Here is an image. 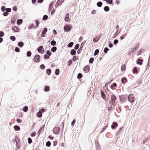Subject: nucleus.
I'll list each match as a JSON object with an SVG mask.
<instances>
[{
	"label": "nucleus",
	"instance_id": "338daca9",
	"mask_svg": "<svg viewBox=\"0 0 150 150\" xmlns=\"http://www.w3.org/2000/svg\"><path fill=\"white\" fill-rule=\"evenodd\" d=\"M15 138L16 141H17L18 142H19V143L20 142V141L19 139V138L16 135L15 137Z\"/></svg>",
	"mask_w": 150,
	"mask_h": 150
},
{
	"label": "nucleus",
	"instance_id": "e433bc0d",
	"mask_svg": "<svg viewBox=\"0 0 150 150\" xmlns=\"http://www.w3.org/2000/svg\"><path fill=\"white\" fill-rule=\"evenodd\" d=\"M74 43L73 42H69L67 45L68 47L69 48H70L73 45Z\"/></svg>",
	"mask_w": 150,
	"mask_h": 150
},
{
	"label": "nucleus",
	"instance_id": "423d86ee",
	"mask_svg": "<svg viewBox=\"0 0 150 150\" xmlns=\"http://www.w3.org/2000/svg\"><path fill=\"white\" fill-rule=\"evenodd\" d=\"M45 125H42L39 129V130L37 132V134L38 133V137L40 135V133L42 132L43 131L44 127H45Z\"/></svg>",
	"mask_w": 150,
	"mask_h": 150
},
{
	"label": "nucleus",
	"instance_id": "09e8293b",
	"mask_svg": "<svg viewBox=\"0 0 150 150\" xmlns=\"http://www.w3.org/2000/svg\"><path fill=\"white\" fill-rule=\"evenodd\" d=\"M40 68L42 70H44L45 68V66L43 64H41L40 66Z\"/></svg>",
	"mask_w": 150,
	"mask_h": 150
},
{
	"label": "nucleus",
	"instance_id": "6e6d98bb",
	"mask_svg": "<svg viewBox=\"0 0 150 150\" xmlns=\"http://www.w3.org/2000/svg\"><path fill=\"white\" fill-rule=\"evenodd\" d=\"M6 7L4 6H1V10L2 12H4L6 11Z\"/></svg>",
	"mask_w": 150,
	"mask_h": 150
},
{
	"label": "nucleus",
	"instance_id": "a18cd8bd",
	"mask_svg": "<svg viewBox=\"0 0 150 150\" xmlns=\"http://www.w3.org/2000/svg\"><path fill=\"white\" fill-rule=\"evenodd\" d=\"M55 74L57 75H58L59 74V69H55Z\"/></svg>",
	"mask_w": 150,
	"mask_h": 150
},
{
	"label": "nucleus",
	"instance_id": "13d9d810",
	"mask_svg": "<svg viewBox=\"0 0 150 150\" xmlns=\"http://www.w3.org/2000/svg\"><path fill=\"white\" fill-rule=\"evenodd\" d=\"M47 54L49 56H50L52 54V52L50 50H47L46 51Z\"/></svg>",
	"mask_w": 150,
	"mask_h": 150
},
{
	"label": "nucleus",
	"instance_id": "20e7f679",
	"mask_svg": "<svg viewBox=\"0 0 150 150\" xmlns=\"http://www.w3.org/2000/svg\"><path fill=\"white\" fill-rule=\"evenodd\" d=\"M40 56L39 54L35 55L33 58L34 61L35 62L39 63L40 62Z\"/></svg>",
	"mask_w": 150,
	"mask_h": 150
},
{
	"label": "nucleus",
	"instance_id": "6e6552de",
	"mask_svg": "<svg viewBox=\"0 0 150 150\" xmlns=\"http://www.w3.org/2000/svg\"><path fill=\"white\" fill-rule=\"evenodd\" d=\"M118 126V124L116 122H112L111 126V128L112 129H114L117 128Z\"/></svg>",
	"mask_w": 150,
	"mask_h": 150
},
{
	"label": "nucleus",
	"instance_id": "de8ad7c7",
	"mask_svg": "<svg viewBox=\"0 0 150 150\" xmlns=\"http://www.w3.org/2000/svg\"><path fill=\"white\" fill-rule=\"evenodd\" d=\"M10 39L13 41H14L16 40V38L14 36H11L10 37Z\"/></svg>",
	"mask_w": 150,
	"mask_h": 150
},
{
	"label": "nucleus",
	"instance_id": "c9c22d12",
	"mask_svg": "<svg viewBox=\"0 0 150 150\" xmlns=\"http://www.w3.org/2000/svg\"><path fill=\"white\" fill-rule=\"evenodd\" d=\"M103 4L102 3L101 1H98L97 3V6L99 7H100L102 6Z\"/></svg>",
	"mask_w": 150,
	"mask_h": 150
},
{
	"label": "nucleus",
	"instance_id": "c03bdc74",
	"mask_svg": "<svg viewBox=\"0 0 150 150\" xmlns=\"http://www.w3.org/2000/svg\"><path fill=\"white\" fill-rule=\"evenodd\" d=\"M32 54L31 52L30 51H29L27 52L26 55L28 57H30Z\"/></svg>",
	"mask_w": 150,
	"mask_h": 150
},
{
	"label": "nucleus",
	"instance_id": "4be33fe9",
	"mask_svg": "<svg viewBox=\"0 0 150 150\" xmlns=\"http://www.w3.org/2000/svg\"><path fill=\"white\" fill-rule=\"evenodd\" d=\"M123 128V127H121L120 128L119 131L116 133V135L117 136H118L120 134V132H122V129Z\"/></svg>",
	"mask_w": 150,
	"mask_h": 150
},
{
	"label": "nucleus",
	"instance_id": "f03ea898",
	"mask_svg": "<svg viewBox=\"0 0 150 150\" xmlns=\"http://www.w3.org/2000/svg\"><path fill=\"white\" fill-rule=\"evenodd\" d=\"M72 28V26L69 25H65L64 27V30L65 32H69Z\"/></svg>",
	"mask_w": 150,
	"mask_h": 150
},
{
	"label": "nucleus",
	"instance_id": "ea45409f",
	"mask_svg": "<svg viewBox=\"0 0 150 150\" xmlns=\"http://www.w3.org/2000/svg\"><path fill=\"white\" fill-rule=\"evenodd\" d=\"M50 44L52 46H54L56 44V41L54 40H52L50 42Z\"/></svg>",
	"mask_w": 150,
	"mask_h": 150
},
{
	"label": "nucleus",
	"instance_id": "6ab92c4d",
	"mask_svg": "<svg viewBox=\"0 0 150 150\" xmlns=\"http://www.w3.org/2000/svg\"><path fill=\"white\" fill-rule=\"evenodd\" d=\"M135 52L133 50L132 48H131L129 50L128 52L127 53V55L129 56H130L133 53Z\"/></svg>",
	"mask_w": 150,
	"mask_h": 150
},
{
	"label": "nucleus",
	"instance_id": "e2e57ef3",
	"mask_svg": "<svg viewBox=\"0 0 150 150\" xmlns=\"http://www.w3.org/2000/svg\"><path fill=\"white\" fill-rule=\"evenodd\" d=\"M34 25V24L33 23H32V24H30L28 27V29H31L33 27Z\"/></svg>",
	"mask_w": 150,
	"mask_h": 150
},
{
	"label": "nucleus",
	"instance_id": "3c124183",
	"mask_svg": "<svg viewBox=\"0 0 150 150\" xmlns=\"http://www.w3.org/2000/svg\"><path fill=\"white\" fill-rule=\"evenodd\" d=\"M49 57L50 56L47 54H45L43 56V58L44 59H49Z\"/></svg>",
	"mask_w": 150,
	"mask_h": 150
},
{
	"label": "nucleus",
	"instance_id": "72a5a7b5",
	"mask_svg": "<svg viewBox=\"0 0 150 150\" xmlns=\"http://www.w3.org/2000/svg\"><path fill=\"white\" fill-rule=\"evenodd\" d=\"M42 114L39 111H38L36 113V116L38 117H42Z\"/></svg>",
	"mask_w": 150,
	"mask_h": 150
},
{
	"label": "nucleus",
	"instance_id": "393cba45",
	"mask_svg": "<svg viewBox=\"0 0 150 150\" xmlns=\"http://www.w3.org/2000/svg\"><path fill=\"white\" fill-rule=\"evenodd\" d=\"M24 45V43L22 41L19 42L18 44V45L21 48Z\"/></svg>",
	"mask_w": 150,
	"mask_h": 150
},
{
	"label": "nucleus",
	"instance_id": "1a4fd4ad",
	"mask_svg": "<svg viewBox=\"0 0 150 150\" xmlns=\"http://www.w3.org/2000/svg\"><path fill=\"white\" fill-rule=\"evenodd\" d=\"M95 145L96 147V150H100L101 147L99 145L98 141L96 140L95 141Z\"/></svg>",
	"mask_w": 150,
	"mask_h": 150
},
{
	"label": "nucleus",
	"instance_id": "8fccbe9b",
	"mask_svg": "<svg viewBox=\"0 0 150 150\" xmlns=\"http://www.w3.org/2000/svg\"><path fill=\"white\" fill-rule=\"evenodd\" d=\"M51 145V142L49 141L47 142L46 144V145L47 146L49 147Z\"/></svg>",
	"mask_w": 150,
	"mask_h": 150
},
{
	"label": "nucleus",
	"instance_id": "052dcab7",
	"mask_svg": "<svg viewBox=\"0 0 150 150\" xmlns=\"http://www.w3.org/2000/svg\"><path fill=\"white\" fill-rule=\"evenodd\" d=\"M94 59L93 57H91L89 59V63L90 64L92 63L94 61Z\"/></svg>",
	"mask_w": 150,
	"mask_h": 150
},
{
	"label": "nucleus",
	"instance_id": "0e129e2a",
	"mask_svg": "<svg viewBox=\"0 0 150 150\" xmlns=\"http://www.w3.org/2000/svg\"><path fill=\"white\" fill-rule=\"evenodd\" d=\"M150 66V61H148V62L147 65L146 67V70L148 69L149 68Z\"/></svg>",
	"mask_w": 150,
	"mask_h": 150
},
{
	"label": "nucleus",
	"instance_id": "dca6fc26",
	"mask_svg": "<svg viewBox=\"0 0 150 150\" xmlns=\"http://www.w3.org/2000/svg\"><path fill=\"white\" fill-rule=\"evenodd\" d=\"M100 38V36H96V37H94L93 38V42L96 43L99 40Z\"/></svg>",
	"mask_w": 150,
	"mask_h": 150
},
{
	"label": "nucleus",
	"instance_id": "ddd939ff",
	"mask_svg": "<svg viewBox=\"0 0 150 150\" xmlns=\"http://www.w3.org/2000/svg\"><path fill=\"white\" fill-rule=\"evenodd\" d=\"M90 70V67L89 65H87L85 66L83 68V70L86 72H88Z\"/></svg>",
	"mask_w": 150,
	"mask_h": 150
},
{
	"label": "nucleus",
	"instance_id": "9d476101",
	"mask_svg": "<svg viewBox=\"0 0 150 150\" xmlns=\"http://www.w3.org/2000/svg\"><path fill=\"white\" fill-rule=\"evenodd\" d=\"M12 30L13 31H14L15 32H18L19 31V28L18 27H16L15 26H13L12 28Z\"/></svg>",
	"mask_w": 150,
	"mask_h": 150
},
{
	"label": "nucleus",
	"instance_id": "603ef678",
	"mask_svg": "<svg viewBox=\"0 0 150 150\" xmlns=\"http://www.w3.org/2000/svg\"><path fill=\"white\" fill-rule=\"evenodd\" d=\"M99 52V50L98 49H96L95 51L94 55V56H96L98 54Z\"/></svg>",
	"mask_w": 150,
	"mask_h": 150
},
{
	"label": "nucleus",
	"instance_id": "c85d7f7f",
	"mask_svg": "<svg viewBox=\"0 0 150 150\" xmlns=\"http://www.w3.org/2000/svg\"><path fill=\"white\" fill-rule=\"evenodd\" d=\"M51 73V70L50 69H47L46 71V73L48 75H50Z\"/></svg>",
	"mask_w": 150,
	"mask_h": 150
},
{
	"label": "nucleus",
	"instance_id": "774afa93",
	"mask_svg": "<svg viewBox=\"0 0 150 150\" xmlns=\"http://www.w3.org/2000/svg\"><path fill=\"white\" fill-rule=\"evenodd\" d=\"M28 143L29 144H30L32 142V139L30 137H29L28 138Z\"/></svg>",
	"mask_w": 150,
	"mask_h": 150
},
{
	"label": "nucleus",
	"instance_id": "aec40b11",
	"mask_svg": "<svg viewBox=\"0 0 150 150\" xmlns=\"http://www.w3.org/2000/svg\"><path fill=\"white\" fill-rule=\"evenodd\" d=\"M70 53L72 56H74L76 54V51L74 49H72L70 51Z\"/></svg>",
	"mask_w": 150,
	"mask_h": 150
},
{
	"label": "nucleus",
	"instance_id": "473e14b6",
	"mask_svg": "<svg viewBox=\"0 0 150 150\" xmlns=\"http://www.w3.org/2000/svg\"><path fill=\"white\" fill-rule=\"evenodd\" d=\"M79 59L78 57L76 56H74L73 57L72 60H73L74 62H75L76 60H78Z\"/></svg>",
	"mask_w": 150,
	"mask_h": 150
},
{
	"label": "nucleus",
	"instance_id": "a211bd4d",
	"mask_svg": "<svg viewBox=\"0 0 150 150\" xmlns=\"http://www.w3.org/2000/svg\"><path fill=\"white\" fill-rule=\"evenodd\" d=\"M101 94L102 98L104 100H106V97L104 91H100Z\"/></svg>",
	"mask_w": 150,
	"mask_h": 150
},
{
	"label": "nucleus",
	"instance_id": "cd10ccee",
	"mask_svg": "<svg viewBox=\"0 0 150 150\" xmlns=\"http://www.w3.org/2000/svg\"><path fill=\"white\" fill-rule=\"evenodd\" d=\"M50 90V88L48 86H46L45 87L44 90L45 92L49 91Z\"/></svg>",
	"mask_w": 150,
	"mask_h": 150
},
{
	"label": "nucleus",
	"instance_id": "bf43d9fd",
	"mask_svg": "<svg viewBox=\"0 0 150 150\" xmlns=\"http://www.w3.org/2000/svg\"><path fill=\"white\" fill-rule=\"evenodd\" d=\"M79 44H77L75 46L74 48L75 50H77L79 48Z\"/></svg>",
	"mask_w": 150,
	"mask_h": 150
},
{
	"label": "nucleus",
	"instance_id": "79ce46f5",
	"mask_svg": "<svg viewBox=\"0 0 150 150\" xmlns=\"http://www.w3.org/2000/svg\"><path fill=\"white\" fill-rule=\"evenodd\" d=\"M48 18V16L47 15H45L43 16L42 19L43 21H46L47 19Z\"/></svg>",
	"mask_w": 150,
	"mask_h": 150
},
{
	"label": "nucleus",
	"instance_id": "58836bf2",
	"mask_svg": "<svg viewBox=\"0 0 150 150\" xmlns=\"http://www.w3.org/2000/svg\"><path fill=\"white\" fill-rule=\"evenodd\" d=\"M28 110V107L27 106H25L23 108V110L25 112H26Z\"/></svg>",
	"mask_w": 150,
	"mask_h": 150
},
{
	"label": "nucleus",
	"instance_id": "2f4dec72",
	"mask_svg": "<svg viewBox=\"0 0 150 150\" xmlns=\"http://www.w3.org/2000/svg\"><path fill=\"white\" fill-rule=\"evenodd\" d=\"M104 10L105 12H108L109 11L110 8L107 6H105L104 8Z\"/></svg>",
	"mask_w": 150,
	"mask_h": 150
},
{
	"label": "nucleus",
	"instance_id": "7ed1b4c3",
	"mask_svg": "<svg viewBox=\"0 0 150 150\" xmlns=\"http://www.w3.org/2000/svg\"><path fill=\"white\" fill-rule=\"evenodd\" d=\"M134 97L133 96V94H130L128 95L127 98L128 100L130 103H132L134 101Z\"/></svg>",
	"mask_w": 150,
	"mask_h": 150
},
{
	"label": "nucleus",
	"instance_id": "a19ab883",
	"mask_svg": "<svg viewBox=\"0 0 150 150\" xmlns=\"http://www.w3.org/2000/svg\"><path fill=\"white\" fill-rule=\"evenodd\" d=\"M108 127V125H107L105 126L100 131V133H101L103 132Z\"/></svg>",
	"mask_w": 150,
	"mask_h": 150
},
{
	"label": "nucleus",
	"instance_id": "680f3d73",
	"mask_svg": "<svg viewBox=\"0 0 150 150\" xmlns=\"http://www.w3.org/2000/svg\"><path fill=\"white\" fill-rule=\"evenodd\" d=\"M15 51L17 52H19L20 51V50L19 48L18 47H16L15 48Z\"/></svg>",
	"mask_w": 150,
	"mask_h": 150
},
{
	"label": "nucleus",
	"instance_id": "b1692460",
	"mask_svg": "<svg viewBox=\"0 0 150 150\" xmlns=\"http://www.w3.org/2000/svg\"><path fill=\"white\" fill-rule=\"evenodd\" d=\"M133 73L134 74H137L138 72L137 70V67H134L132 69Z\"/></svg>",
	"mask_w": 150,
	"mask_h": 150
},
{
	"label": "nucleus",
	"instance_id": "7c9ffc66",
	"mask_svg": "<svg viewBox=\"0 0 150 150\" xmlns=\"http://www.w3.org/2000/svg\"><path fill=\"white\" fill-rule=\"evenodd\" d=\"M112 0H108L106 1V2L107 4H110L112 5V6H113L114 4L112 3Z\"/></svg>",
	"mask_w": 150,
	"mask_h": 150
},
{
	"label": "nucleus",
	"instance_id": "f3484780",
	"mask_svg": "<svg viewBox=\"0 0 150 150\" xmlns=\"http://www.w3.org/2000/svg\"><path fill=\"white\" fill-rule=\"evenodd\" d=\"M121 80L122 83L123 84H125V83H126L127 82V80L126 78L125 77L122 78L121 79Z\"/></svg>",
	"mask_w": 150,
	"mask_h": 150
},
{
	"label": "nucleus",
	"instance_id": "f257e3e1",
	"mask_svg": "<svg viewBox=\"0 0 150 150\" xmlns=\"http://www.w3.org/2000/svg\"><path fill=\"white\" fill-rule=\"evenodd\" d=\"M128 97V95L127 94H122L119 96V98L120 101L122 103L125 102V101L127 99Z\"/></svg>",
	"mask_w": 150,
	"mask_h": 150
},
{
	"label": "nucleus",
	"instance_id": "f8f14e48",
	"mask_svg": "<svg viewBox=\"0 0 150 150\" xmlns=\"http://www.w3.org/2000/svg\"><path fill=\"white\" fill-rule=\"evenodd\" d=\"M146 51L144 49H141L137 51V55H141L142 53H144Z\"/></svg>",
	"mask_w": 150,
	"mask_h": 150
},
{
	"label": "nucleus",
	"instance_id": "a878e982",
	"mask_svg": "<svg viewBox=\"0 0 150 150\" xmlns=\"http://www.w3.org/2000/svg\"><path fill=\"white\" fill-rule=\"evenodd\" d=\"M43 46L42 45L40 46L37 48V51L39 53H41L42 50L43 49Z\"/></svg>",
	"mask_w": 150,
	"mask_h": 150
},
{
	"label": "nucleus",
	"instance_id": "0eeeda50",
	"mask_svg": "<svg viewBox=\"0 0 150 150\" xmlns=\"http://www.w3.org/2000/svg\"><path fill=\"white\" fill-rule=\"evenodd\" d=\"M47 31V28H44L41 34V36L42 37H44L45 36V34L46 33Z\"/></svg>",
	"mask_w": 150,
	"mask_h": 150
},
{
	"label": "nucleus",
	"instance_id": "5701e85b",
	"mask_svg": "<svg viewBox=\"0 0 150 150\" xmlns=\"http://www.w3.org/2000/svg\"><path fill=\"white\" fill-rule=\"evenodd\" d=\"M116 99V97L114 95H112L111 96V100L112 102L115 103Z\"/></svg>",
	"mask_w": 150,
	"mask_h": 150
},
{
	"label": "nucleus",
	"instance_id": "5fc2aeb1",
	"mask_svg": "<svg viewBox=\"0 0 150 150\" xmlns=\"http://www.w3.org/2000/svg\"><path fill=\"white\" fill-rule=\"evenodd\" d=\"M72 59H69L67 62V65L69 66H70L72 63Z\"/></svg>",
	"mask_w": 150,
	"mask_h": 150
},
{
	"label": "nucleus",
	"instance_id": "412c9836",
	"mask_svg": "<svg viewBox=\"0 0 150 150\" xmlns=\"http://www.w3.org/2000/svg\"><path fill=\"white\" fill-rule=\"evenodd\" d=\"M13 128L15 131H19L20 130V127L17 125H15L13 127Z\"/></svg>",
	"mask_w": 150,
	"mask_h": 150
},
{
	"label": "nucleus",
	"instance_id": "f704fd0d",
	"mask_svg": "<svg viewBox=\"0 0 150 150\" xmlns=\"http://www.w3.org/2000/svg\"><path fill=\"white\" fill-rule=\"evenodd\" d=\"M121 31V29L120 30H117V31L115 32V33L114 34V36L115 37H116V36H117L120 33V32Z\"/></svg>",
	"mask_w": 150,
	"mask_h": 150
},
{
	"label": "nucleus",
	"instance_id": "69168bd1",
	"mask_svg": "<svg viewBox=\"0 0 150 150\" xmlns=\"http://www.w3.org/2000/svg\"><path fill=\"white\" fill-rule=\"evenodd\" d=\"M103 89L104 90H105L106 91H110L109 90L108 88L106 86V85H105V86H104L103 88Z\"/></svg>",
	"mask_w": 150,
	"mask_h": 150
},
{
	"label": "nucleus",
	"instance_id": "37998d69",
	"mask_svg": "<svg viewBox=\"0 0 150 150\" xmlns=\"http://www.w3.org/2000/svg\"><path fill=\"white\" fill-rule=\"evenodd\" d=\"M64 0H58L57 3H58V5H60L61 4L64 2Z\"/></svg>",
	"mask_w": 150,
	"mask_h": 150
},
{
	"label": "nucleus",
	"instance_id": "bb28decb",
	"mask_svg": "<svg viewBox=\"0 0 150 150\" xmlns=\"http://www.w3.org/2000/svg\"><path fill=\"white\" fill-rule=\"evenodd\" d=\"M23 20L21 19H20L17 20V24L18 25H21L23 23Z\"/></svg>",
	"mask_w": 150,
	"mask_h": 150
},
{
	"label": "nucleus",
	"instance_id": "c756f323",
	"mask_svg": "<svg viewBox=\"0 0 150 150\" xmlns=\"http://www.w3.org/2000/svg\"><path fill=\"white\" fill-rule=\"evenodd\" d=\"M126 68V65L125 64H123L122 66L121 67V71H124L125 70Z\"/></svg>",
	"mask_w": 150,
	"mask_h": 150
},
{
	"label": "nucleus",
	"instance_id": "9b49d317",
	"mask_svg": "<svg viewBox=\"0 0 150 150\" xmlns=\"http://www.w3.org/2000/svg\"><path fill=\"white\" fill-rule=\"evenodd\" d=\"M139 45V43H137L135 45H134L133 48H132V50H134L135 52L138 49Z\"/></svg>",
	"mask_w": 150,
	"mask_h": 150
},
{
	"label": "nucleus",
	"instance_id": "4468645a",
	"mask_svg": "<svg viewBox=\"0 0 150 150\" xmlns=\"http://www.w3.org/2000/svg\"><path fill=\"white\" fill-rule=\"evenodd\" d=\"M69 14L68 13H67L65 16L64 20L65 21L69 22L70 21V19H69Z\"/></svg>",
	"mask_w": 150,
	"mask_h": 150
},
{
	"label": "nucleus",
	"instance_id": "49530a36",
	"mask_svg": "<svg viewBox=\"0 0 150 150\" xmlns=\"http://www.w3.org/2000/svg\"><path fill=\"white\" fill-rule=\"evenodd\" d=\"M82 77V74L81 73H79L77 76V79H79L81 78Z\"/></svg>",
	"mask_w": 150,
	"mask_h": 150
},
{
	"label": "nucleus",
	"instance_id": "2eb2a0df",
	"mask_svg": "<svg viewBox=\"0 0 150 150\" xmlns=\"http://www.w3.org/2000/svg\"><path fill=\"white\" fill-rule=\"evenodd\" d=\"M143 62V59H140L139 58H138L136 62L137 64H139L140 65H142V62Z\"/></svg>",
	"mask_w": 150,
	"mask_h": 150
},
{
	"label": "nucleus",
	"instance_id": "864d4df0",
	"mask_svg": "<svg viewBox=\"0 0 150 150\" xmlns=\"http://www.w3.org/2000/svg\"><path fill=\"white\" fill-rule=\"evenodd\" d=\"M16 146L17 149H19L20 147V143H19L18 142H16Z\"/></svg>",
	"mask_w": 150,
	"mask_h": 150
},
{
	"label": "nucleus",
	"instance_id": "39448f33",
	"mask_svg": "<svg viewBox=\"0 0 150 150\" xmlns=\"http://www.w3.org/2000/svg\"><path fill=\"white\" fill-rule=\"evenodd\" d=\"M60 129L59 127H54L53 129V132L54 134H58L59 133Z\"/></svg>",
	"mask_w": 150,
	"mask_h": 150
},
{
	"label": "nucleus",
	"instance_id": "4c0bfd02",
	"mask_svg": "<svg viewBox=\"0 0 150 150\" xmlns=\"http://www.w3.org/2000/svg\"><path fill=\"white\" fill-rule=\"evenodd\" d=\"M57 50V47H56L54 46L51 49V51L52 52H55Z\"/></svg>",
	"mask_w": 150,
	"mask_h": 150
},
{
	"label": "nucleus",
	"instance_id": "4d7b16f0",
	"mask_svg": "<svg viewBox=\"0 0 150 150\" xmlns=\"http://www.w3.org/2000/svg\"><path fill=\"white\" fill-rule=\"evenodd\" d=\"M109 50V49L107 47H105L103 50V51L106 54L107 53L108 51Z\"/></svg>",
	"mask_w": 150,
	"mask_h": 150
}]
</instances>
